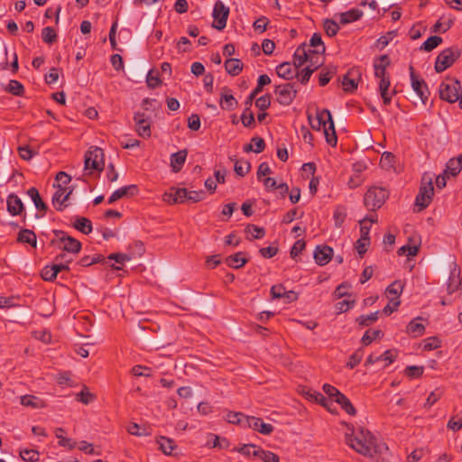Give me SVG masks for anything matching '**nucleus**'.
I'll return each mask as SVG.
<instances>
[{
	"instance_id": "5",
	"label": "nucleus",
	"mask_w": 462,
	"mask_h": 462,
	"mask_svg": "<svg viewBox=\"0 0 462 462\" xmlns=\"http://www.w3.org/2000/svg\"><path fill=\"white\" fill-rule=\"evenodd\" d=\"M461 90L460 82L453 78H448L439 86V97L442 100L448 103L459 102V96Z\"/></svg>"
},
{
	"instance_id": "26",
	"label": "nucleus",
	"mask_w": 462,
	"mask_h": 462,
	"mask_svg": "<svg viewBox=\"0 0 462 462\" xmlns=\"http://www.w3.org/2000/svg\"><path fill=\"white\" fill-rule=\"evenodd\" d=\"M28 196L32 199V200L34 203L35 208L40 210L43 211V213H46L48 207L47 205L42 201L40 193L38 189L34 187L30 188L27 190Z\"/></svg>"
},
{
	"instance_id": "27",
	"label": "nucleus",
	"mask_w": 462,
	"mask_h": 462,
	"mask_svg": "<svg viewBox=\"0 0 462 462\" xmlns=\"http://www.w3.org/2000/svg\"><path fill=\"white\" fill-rule=\"evenodd\" d=\"M459 269L457 265L454 266L453 270L450 272V276L448 279V293H453L457 291L459 286L461 285V280L459 279Z\"/></svg>"
},
{
	"instance_id": "6",
	"label": "nucleus",
	"mask_w": 462,
	"mask_h": 462,
	"mask_svg": "<svg viewBox=\"0 0 462 462\" xmlns=\"http://www.w3.org/2000/svg\"><path fill=\"white\" fill-rule=\"evenodd\" d=\"M461 55V49L453 46L443 50L437 57L435 62V70L443 72L451 67Z\"/></svg>"
},
{
	"instance_id": "36",
	"label": "nucleus",
	"mask_w": 462,
	"mask_h": 462,
	"mask_svg": "<svg viewBox=\"0 0 462 462\" xmlns=\"http://www.w3.org/2000/svg\"><path fill=\"white\" fill-rule=\"evenodd\" d=\"M336 402L338 403L347 414L351 416H355L356 414V410L345 394H339L338 398L336 399Z\"/></svg>"
},
{
	"instance_id": "14",
	"label": "nucleus",
	"mask_w": 462,
	"mask_h": 462,
	"mask_svg": "<svg viewBox=\"0 0 462 462\" xmlns=\"http://www.w3.org/2000/svg\"><path fill=\"white\" fill-rule=\"evenodd\" d=\"M188 189L185 188H172L163 194V200L170 204L184 203L187 201Z\"/></svg>"
},
{
	"instance_id": "29",
	"label": "nucleus",
	"mask_w": 462,
	"mask_h": 462,
	"mask_svg": "<svg viewBox=\"0 0 462 462\" xmlns=\"http://www.w3.org/2000/svg\"><path fill=\"white\" fill-rule=\"evenodd\" d=\"M403 290V284L401 281H394L386 289V294L390 301L399 300L398 298Z\"/></svg>"
},
{
	"instance_id": "19",
	"label": "nucleus",
	"mask_w": 462,
	"mask_h": 462,
	"mask_svg": "<svg viewBox=\"0 0 462 462\" xmlns=\"http://www.w3.org/2000/svg\"><path fill=\"white\" fill-rule=\"evenodd\" d=\"M310 49L308 47V44L303 43L300 45L293 55V67L297 69L300 68L305 62L308 61V55H310Z\"/></svg>"
},
{
	"instance_id": "49",
	"label": "nucleus",
	"mask_w": 462,
	"mask_h": 462,
	"mask_svg": "<svg viewBox=\"0 0 462 462\" xmlns=\"http://www.w3.org/2000/svg\"><path fill=\"white\" fill-rule=\"evenodd\" d=\"M395 156L390 152H384L380 160L382 168L389 170L393 167Z\"/></svg>"
},
{
	"instance_id": "1",
	"label": "nucleus",
	"mask_w": 462,
	"mask_h": 462,
	"mask_svg": "<svg viewBox=\"0 0 462 462\" xmlns=\"http://www.w3.org/2000/svg\"><path fill=\"white\" fill-rule=\"evenodd\" d=\"M351 430L353 431V429ZM346 442L357 453L369 457H374L388 449L384 443L379 442L369 430L363 428L359 429L356 435H353V432L346 433Z\"/></svg>"
},
{
	"instance_id": "37",
	"label": "nucleus",
	"mask_w": 462,
	"mask_h": 462,
	"mask_svg": "<svg viewBox=\"0 0 462 462\" xmlns=\"http://www.w3.org/2000/svg\"><path fill=\"white\" fill-rule=\"evenodd\" d=\"M73 226L80 231L81 233L88 235L92 231V224L91 221L84 217H78L73 225Z\"/></svg>"
},
{
	"instance_id": "10",
	"label": "nucleus",
	"mask_w": 462,
	"mask_h": 462,
	"mask_svg": "<svg viewBox=\"0 0 462 462\" xmlns=\"http://www.w3.org/2000/svg\"><path fill=\"white\" fill-rule=\"evenodd\" d=\"M274 93L277 101L282 106H289L296 97L297 90L290 83L276 86Z\"/></svg>"
},
{
	"instance_id": "33",
	"label": "nucleus",
	"mask_w": 462,
	"mask_h": 462,
	"mask_svg": "<svg viewBox=\"0 0 462 462\" xmlns=\"http://www.w3.org/2000/svg\"><path fill=\"white\" fill-rule=\"evenodd\" d=\"M462 170V159L453 158L450 159L447 163V169L445 174L457 176Z\"/></svg>"
},
{
	"instance_id": "41",
	"label": "nucleus",
	"mask_w": 462,
	"mask_h": 462,
	"mask_svg": "<svg viewBox=\"0 0 462 462\" xmlns=\"http://www.w3.org/2000/svg\"><path fill=\"white\" fill-rule=\"evenodd\" d=\"M442 42V38L437 35L429 37L421 45L420 50L431 51Z\"/></svg>"
},
{
	"instance_id": "16",
	"label": "nucleus",
	"mask_w": 462,
	"mask_h": 462,
	"mask_svg": "<svg viewBox=\"0 0 462 462\" xmlns=\"http://www.w3.org/2000/svg\"><path fill=\"white\" fill-rule=\"evenodd\" d=\"M333 249L328 245H318L314 251V259L319 265L327 264L332 257Z\"/></svg>"
},
{
	"instance_id": "57",
	"label": "nucleus",
	"mask_w": 462,
	"mask_h": 462,
	"mask_svg": "<svg viewBox=\"0 0 462 462\" xmlns=\"http://www.w3.org/2000/svg\"><path fill=\"white\" fill-rule=\"evenodd\" d=\"M247 234H250L253 238L260 239L264 236L265 231L263 227H259L255 225H248L245 229Z\"/></svg>"
},
{
	"instance_id": "56",
	"label": "nucleus",
	"mask_w": 462,
	"mask_h": 462,
	"mask_svg": "<svg viewBox=\"0 0 462 462\" xmlns=\"http://www.w3.org/2000/svg\"><path fill=\"white\" fill-rule=\"evenodd\" d=\"M56 272L53 270L52 265H46L41 272L42 278L46 282H52L57 277Z\"/></svg>"
},
{
	"instance_id": "52",
	"label": "nucleus",
	"mask_w": 462,
	"mask_h": 462,
	"mask_svg": "<svg viewBox=\"0 0 462 462\" xmlns=\"http://www.w3.org/2000/svg\"><path fill=\"white\" fill-rule=\"evenodd\" d=\"M378 319V311L368 315H362L356 320L360 326L367 327Z\"/></svg>"
},
{
	"instance_id": "39",
	"label": "nucleus",
	"mask_w": 462,
	"mask_h": 462,
	"mask_svg": "<svg viewBox=\"0 0 462 462\" xmlns=\"http://www.w3.org/2000/svg\"><path fill=\"white\" fill-rule=\"evenodd\" d=\"M420 319V318H417L411 320L407 326V332L413 337H420L424 334L425 327L421 323L417 322Z\"/></svg>"
},
{
	"instance_id": "30",
	"label": "nucleus",
	"mask_w": 462,
	"mask_h": 462,
	"mask_svg": "<svg viewBox=\"0 0 462 462\" xmlns=\"http://www.w3.org/2000/svg\"><path fill=\"white\" fill-rule=\"evenodd\" d=\"M247 260L244 257V253L238 252L226 258V263L232 268L238 269L245 265Z\"/></svg>"
},
{
	"instance_id": "51",
	"label": "nucleus",
	"mask_w": 462,
	"mask_h": 462,
	"mask_svg": "<svg viewBox=\"0 0 462 462\" xmlns=\"http://www.w3.org/2000/svg\"><path fill=\"white\" fill-rule=\"evenodd\" d=\"M20 456L23 460L27 461V462H34L39 459V453H38V451H36L34 449H28V448L21 449Z\"/></svg>"
},
{
	"instance_id": "13",
	"label": "nucleus",
	"mask_w": 462,
	"mask_h": 462,
	"mask_svg": "<svg viewBox=\"0 0 462 462\" xmlns=\"http://www.w3.org/2000/svg\"><path fill=\"white\" fill-rule=\"evenodd\" d=\"M137 134L143 138L151 136V122L143 113L136 112L134 116Z\"/></svg>"
},
{
	"instance_id": "61",
	"label": "nucleus",
	"mask_w": 462,
	"mask_h": 462,
	"mask_svg": "<svg viewBox=\"0 0 462 462\" xmlns=\"http://www.w3.org/2000/svg\"><path fill=\"white\" fill-rule=\"evenodd\" d=\"M423 366L410 365L405 369V374L410 378H418L422 375Z\"/></svg>"
},
{
	"instance_id": "28",
	"label": "nucleus",
	"mask_w": 462,
	"mask_h": 462,
	"mask_svg": "<svg viewBox=\"0 0 462 462\" xmlns=\"http://www.w3.org/2000/svg\"><path fill=\"white\" fill-rule=\"evenodd\" d=\"M225 69L231 76H237L243 69V63L238 59H228L225 62Z\"/></svg>"
},
{
	"instance_id": "25",
	"label": "nucleus",
	"mask_w": 462,
	"mask_h": 462,
	"mask_svg": "<svg viewBox=\"0 0 462 462\" xmlns=\"http://www.w3.org/2000/svg\"><path fill=\"white\" fill-rule=\"evenodd\" d=\"M297 69L290 62H283L276 67V73L280 78L291 79L296 76Z\"/></svg>"
},
{
	"instance_id": "43",
	"label": "nucleus",
	"mask_w": 462,
	"mask_h": 462,
	"mask_svg": "<svg viewBox=\"0 0 462 462\" xmlns=\"http://www.w3.org/2000/svg\"><path fill=\"white\" fill-rule=\"evenodd\" d=\"M64 430L62 428H57L55 430V435L59 439V445L60 447L68 448L69 449H73L76 446L74 442L71 441L70 439L65 438L62 436Z\"/></svg>"
},
{
	"instance_id": "15",
	"label": "nucleus",
	"mask_w": 462,
	"mask_h": 462,
	"mask_svg": "<svg viewBox=\"0 0 462 462\" xmlns=\"http://www.w3.org/2000/svg\"><path fill=\"white\" fill-rule=\"evenodd\" d=\"M245 421L250 429L263 435H270L273 431V426L269 423H264L260 418L248 416L245 417Z\"/></svg>"
},
{
	"instance_id": "21",
	"label": "nucleus",
	"mask_w": 462,
	"mask_h": 462,
	"mask_svg": "<svg viewBox=\"0 0 462 462\" xmlns=\"http://www.w3.org/2000/svg\"><path fill=\"white\" fill-rule=\"evenodd\" d=\"M188 152L187 150H180L177 152H174L171 155V167L173 172H179L187 159Z\"/></svg>"
},
{
	"instance_id": "2",
	"label": "nucleus",
	"mask_w": 462,
	"mask_h": 462,
	"mask_svg": "<svg viewBox=\"0 0 462 462\" xmlns=\"http://www.w3.org/2000/svg\"><path fill=\"white\" fill-rule=\"evenodd\" d=\"M433 195V174L425 172L421 177L420 190L415 199V205L419 207V211L426 208L430 204Z\"/></svg>"
},
{
	"instance_id": "24",
	"label": "nucleus",
	"mask_w": 462,
	"mask_h": 462,
	"mask_svg": "<svg viewBox=\"0 0 462 462\" xmlns=\"http://www.w3.org/2000/svg\"><path fill=\"white\" fill-rule=\"evenodd\" d=\"M237 106V101L227 88H224L220 97V106L225 110H234Z\"/></svg>"
},
{
	"instance_id": "55",
	"label": "nucleus",
	"mask_w": 462,
	"mask_h": 462,
	"mask_svg": "<svg viewBox=\"0 0 462 462\" xmlns=\"http://www.w3.org/2000/svg\"><path fill=\"white\" fill-rule=\"evenodd\" d=\"M314 71H315L314 69H311L310 67L307 66L306 68L302 69L300 71L296 70L295 77L298 78V79L300 81L301 84H306L310 80V79Z\"/></svg>"
},
{
	"instance_id": "62",
	"label": "nucleus",
	"mask_w": 462,
	"mask_h": 462,
	"mask_svg": "<svg viewBox=\"0 0 462 462\" xmlns=\"http://www.w3.org/2000/svg\"><path fill=\"white\" fill-rule=\"evenodd\" d=\"M255 106L261 110L265 111L271 106V96L263 95L255 100Z\"/></svg>"
},
{
	"instance_id": "40",
	"label": "nucleus",
	"mask_w": 462,
	"mask_h": 462,
	"mask_svg": "<svg viewBox=\"0 0 462 462\" xmlns=\"http://www.w3.org/2000/svg\"><path fill=\"white\" fill-rule=\"evenodd\" d=\"M322 54L323 53L314 52L310 51V55H308V67L314 69V70L319 68L323 64Z\"/></svg>"
},
{
	"instance_id": "22",
	"label": "nucleus",
	"mask_w": 462,
	"mask_h": 462,
	"mask_svg": "<svg viewBox=\"0 0 462 462\" xmlns=\"http://www.w3.org/2000/svg\"><path fill=\"white\" fill-rule=\"evenodd\" d=\"M21 404L32 409H42L46 407V402L38 396L25 394L21 396Z\"/></svg>"
},
{
	"instance_id": "3",
	"label": "nucleus",
	"mask_w": 462,
	"mask_h": 462,
	"mask_svg": "<svg viewBox=\"0 0 462 462\" xmlns=\"http://www.w3.org/2000/svg\"><path fill=\"white\" fill-rule=\"evenodd\" d=\"M54 238L51 245L70 254H78L81 249V243L76 238L69 236L62 230H53Z\"/></svg>"
},
{
	"instance_id": "63",
	"label": "nucleus",
	"mask_w": 462,
	"mask_h": 462,
	"mask_svg": "<svg viewBox=\"0 0 462 462\" xmlns=\"http://www.w3.org/2000/svg\"><path fill=\"white\" fill-rule=\"evenodd\" d=\"M242 124L245 127L251 126L254 123V114L250 111V106H247L241 116Z\"/></svg>"
},
{
	"instance_id": "32",
	"label": "nucleus",
	"mask_w": 462,
	"mask_h": 462,
	"mask_svg": "<svg viewBox=\"0 0 462 462\" xmlns=\"http://www.w3.org/2000/svg\"><path fill=\"white\" fill-rule=\"evenodd\" d=\"M363 15V12L358 9H351L347 12L340 14V23L346 24L360 19Z\"/></svg>"
},
{
	"instance_id": "53",
	"label": "nucleus",
	"mask_w": 462,
	"mask_h": 462,
	"mask_svg": "<svg viewBox=\"0 0 462 462\" xmlns=\"http://www.w3.org/2000/svg\"><path fill=\"white\" fill-rule=\"evenodd\" d=\"M6 89L9 93L14 96H22L23 93V86L14 79L9 81Z\"/></svg>"
},
{
	"instance_id": "59",
	"label": "nucleus",
	"mask_w": 462,
	"mask_h": 462,
	"mask_svg": "<svg viewBox=\"0 0 462 462\" xmlns=\"http://www.w3.org/2000/svg\"><path fill=\"white\" fill-rule=\"evenodd\" d=\"M204 190H188L187 201L196 203L205 199Z\"/></svg>"
},
{
	"instance_id": "4",
	"label": "nucleus",
	"mask_w": 462,
	"mask_h": 462,
	"mask_svg": "<svg viewBox=\"0 0 462 462\" xmlns=\"http://www.w3.org/2000/svg\"><path fill=\"white\" fill-rule=\"evenodd\" d=\"M316 119L321 125L326 142L331 146H336L337 138L332 116L328 109L317 110Z\"/></svg>"
},
{
	"instance_id": "34",
	"label": "nucleus",
	"mask_w": 462,
	"mask_h": 462,
	"mask_svg": "<svg viewBox=\"0 0 462 462\" xmlns=\"http://www.w3.org/2000/svg\"><path fill=\"white\" fill-rule=\"evenodd\" d=\"M311 51L324 53L325 52V45L322 42L320 33L315 32L311 36L310 40V44L308 45Z\"/></svg>"
},
{
	"instance_id": "31",
	"label": "nucleus",
	"mask_w": 462,
	"mask_h": 462,
	"mask_svg": "<svg viewBox=\"0 0 462 462\" xmlns=\"http://www.w3.org/2000/svg\"><path fill=\"white\" fill-rule=\"evenodd\" d=\"M17 240L20 243H26V244L31 245L33 247H36V244H37L36 235L34 234L33 231H32L30 229L21 230L18 234Z\"/></svg>"
},
{
	"instance_id": "35",
	"label": "nucleus",
	"mask_w": 462,
	"mask_h": 462,
	"mask_svg": "<svg viewBox=\"0 0 462 462\" xmlns=\"http://www.w3.org/2000/svg\"><path fill=\"white\" fill-rule=\"evenodd\" d=\"M254 457H259L263 462H279V457L272 451L263 450L260 448L253 451Z\"/></svg>"
},
{
	"instance_id": "11",
	"label": "nucleus",
	"mask_w": 462,
	"mask_h": 462,
	"mask_svg": "<svg viewBox=\"0 0 462 462\" xmlns=\"http://www.w3.org/2000/svg\"><path fill=\"white\" fill-rule=\"evenodd\" d=\"M409 70H410L411 88L415 91V93L418 95V97L420 98L421 102L423 104H425L430 96V91H429L428 86L423 79H420L415 74V70L412 66H410Z\"/></svg>"
},
{
	"instance_id": "7",
	"label": "nucleus",
	"mask_w": 462,
	"mask_h": 462,
	"mask_svg": "<svg viewBox=\"0 0 462 462\" xmlns=\"http://www.w3.org/2000/svg\"><path fill=\"white\" fill-rule=\"evenodd\" d=\"M388 197V192L383 188H372L369 189L365 194L364 204L369 210H376L380 208L385 202Z\"/></svg>"
},
{
	"instance_id": "12",
	"label": "nucleus",
	"mask_w": 462,
	"mask_h": 462,
	"mask_svg": "<svg viewBox=\"0 0 462 462\" xmlns=\"http://www.w3.org/2000/svg\"><path fill=\"white\" fill-rule=\"evenodd\" d=\"M57 190L52 196V204L56 208L57 210L61 211L67 205L65 202L69 199V196L73 192V188H69V190L66 187L61 186V184H54L53 185Z\"/></svg>"
},
{
	"instance_id": "20",
	"label": "nucleus",
	"mask_w": 462,
	"mask_h": 462,
	"mask_svg": "<svg viewBox=\"0 0 462 462\" xmlns=\"http://www.w3.org/2000/svg\"><path fill=\"white\" fill-rule=\"evenodd\" d=\"M391 60L387 54L381 55L374 61V76L376 78H383L386 76V69L390 65Z\"/></svg>"
},
{
	"instance_id": "44",
	"label": "nucleus",
	"mask_w": 462,
	"mask_h": 462,
	"mask_svg": "<svg viewBox=\"0 0 462 462\" xmlns=\"http://www.w3.org/2000/svg\"><path fill=\"white\" fill-rule=\"evenodd\" d=\"M250 163L247 162V161H236L235 162V166H234V171L235 172L240 176V177H244L245 175H246L249 171H250Z\"/></svg>"
},
{
	"instance_id": "42",
	"label": "nucleus",
	"mask_w": 462,
	"mask_h": 462,
	"mask_svg": "<svg viewBox=\"0 0 462 462\" xmlns=\"http://www.w3.org/2000/svg\"><path fill=\"white\" fill-rule=\"evenodd\" d=\"M158 443L162 451L166 455H171L175 448L174 441L166 437H161Z\"/></svg>"
},
{
	"instance_id": "45",
	"label": "nucleus",
	"mask_w": 462,
	"mask_h": 462,
	"mask_svg": "<svg viewBox=\"0 0 462 462\" xmlns=\"http://www.w3.org/2000/svg\"><path fill=\"white\" fill-rule=\"evenodd\" d=\"M323 28L327 35L329 37H334L339 30L338 24L330 19H326L324 21Z\"/></svg>"
},
{
	"instance_id": "9",
	"label": "nucleus",
	"mask_w": 462,
	"mask_h": 462,
	"mask_svg": "<svg viewBox=\"0 0 462 462\" xmlns=\"http://www.w3.org/2000/svg\"><path fill=\"white\" fill-rule=\"evenodd\" d=\"M228 15L229 8L226 6L222 1H217L212 13V16L214 18L212 27L218 31H222L226 26Z\"/></svg>"
},
{
	"instance_id": "8",
	"label": "nucleus",
	"mask_w": 462,
	"mask_h": 462,
	"mask_svg": "<svg viewBox=\"0 0 462 462\" xmlns=\"http://www.w3.org/2000/svg\"><path fill=\"white\" fill-rule=\"evenodd\" d=\"M104 152L99 147H90L85 155V169L103 171Z\"/></svg>"
},
{
	"instance_id": "47",
	"label": "nucleus",
	"mask_w": 462,
	"mask_h": 462,
	"mask_svg": "<svg viewBox=\"0 0 462 462\" xmlns=\"http://www.w3.org/2000/svg\"><path fill=\"white\" fill-rule=\"evenodd\" d=\"M336 73L335 68H325L321 70L319 74V82L320 86H326L330 79H332L333 75Z\"/></svg>"
},
{
	"instance_id": "58",
	"label": "nucleus",
	"mask_w": 462,
	"mask_h": 462,
	"mask_svg": "<svg viewBox=\"0 0 462 462\" xmlns=\"http://www.w3.org/2000/svg\"><path fill=\"white\" fill-rule=\"evenodd\" d=\"M382 336V331L379 330V329H375V330H367L363 337H362V342L363 344H365V346L369 345L370 343H372L373 340H374L375 338L377 337H380Z\"/></svg>"
},
{
	"instance_id": "50",
	"label": "nucleus",
	"mask_w": 462,
	"mask_h": 462,
	"mask_svg": "<svg viewBox=\"0 0 462 462\" xmlns=\"http://www.w3.org/2000/svg\"><path fill=\"white\" fill-rule=\"evenodd\" d=\"M42 38L44 42L52 44L57 39V34L53 28L48 26L42 29Z\"/></svg>"
},
{
	"instance_id": "64",
	"label": "nucleus",
	"mask_w": 462,
	"mask_h": 462,
	"mask_svg": "<svg viewBox=\"0 0 462 462\" xmlns=\"http://www.w3.org/2000/svg\"><path fill=\"white\" fill-rule=\"evenodd\" d=\"M342 86L346 92H353L357 88V82L353 79H349L348 75H346L342 79Z\"/></svg>"
},
{
	"instance_id": "18",
	"label": "nucleus",
	"mask_w": 462,
	"mask_h": 462,
	"mask_svg": "<svg viewBox=\"0 0 462 462\" xmlns=\"http://www.w3.org/2000/svg\"><path fill=\"white\" fill-rule=\"evenodd\" d=\"M6 205H7V211L12 216H18L21 215L24 210L23 203L22 202L21 199L12 193L8 195L6 199Z\"/></svg>"
},
{
	"instance_id": "46",
	"label": "nucleus",
	"mask_w": 462,
	"mask_h": 462,
	"mask_svg": "<svg viewBox=\"0 0 462 462\" xmlns=\"http://www.w3.org/2000/svg\"><path fill=\"white\" fill-rule=\"evenodd\" d=\"M96 399L95 395L91 393L88 387L84 386L80 393L76 395V400L84 403L88 404Z\"/></svg>"
},
{
	"instance_id": "23",
	"label": "nucleus",
	"mask_w": 462,
	"mask_h": 462,
	"mask_svg": "<svg viewBox=\"0 0 462 462\" xmlns=\"http://www.w3.org/2000/svg\"><path fill=\"white\" fill-rule=\"evenodd\" d=\"M137 192V187L135 185H129L122 187L112 193L109 197L107 202L108 204H113L116 200L127 196L134 195Z\"/></svg>"
},
{
	"instance_id": "54",
	"label": "nucleus",
	"mask_w": 462,
	"mask_h": 462,
	"mask_svg": "<svg viewBox=\"0 0 462 462\" xmlns=\"http://www.w3.org/2000/svg\"><path fill=\"white\" fill-rule=\"evenodd\" d=\"M364 352L362 349H357L349 357L346 366L350 369L356 367L363 359Z\"/></svg>"
},
{
	"instance_id": "17",
	"label": "nucleus",
	"mask_w": 462,
	"mask_h": 462,
	"mask_svg": "<svg viewBox=\"0 0 462 462\" xmlns=\"http://www.w3.org/2000/svg\"><path fill=\"white\" fill-rule=\"evenodd\" d=\"M397 356V354L393 350H386L382 355L375 356V355H370L367 359L365 360V365H374L380 361H386L387 363L384 365V366H387L388 365L392 364Z\"/></svg>"
},
{
	"instance_id": "48",
	"label": "nucleus",
	"mask_w": 462,
	"mask_h": 462,
	"mask_svg": "<svg viewBox=\"0 0 462 462\" xmlns=\"http://www.w3.org/2000/svg\"><path fill=\"white\" fill-rule=\"evenodd\" d=\"M448 429L457 431L462 429V411L452 416L447 424Z\"/></svg>"
},
{
	"instance_id": "60",
	"label": "nucleus",
	"mask_w": 462,
	"mask_h": 462,
	"mask_svg": "<svg viewBox=\"0 0 462 462\" xmlns=\"http://www.w3.org/2000/svg\"><path fill=\"white\" fill-rule=\"evenodd\" d=\"M396 33L395 32H388L385 35L381 36L377 42L376 45L380 48V50H383L385 48L389 42L395 37Z\"/></svg>"
},
{
	"instance_id": "38",
	"label": "nucleus",
	"mask_w": 462,
	"mask_h": 462,
	"mask_svg": "<svg viewBox=\"0 0 462 462\" xmlns=\"http://www.w3.org/2000/svg\"><path fill=\"white\" fill-rule=\"evenodd\" d=\"M265 147L264 140L261 137H253L251 143L245 146V152L254 151L256 153H260Z\"/></svg>"
}]
</instances>
